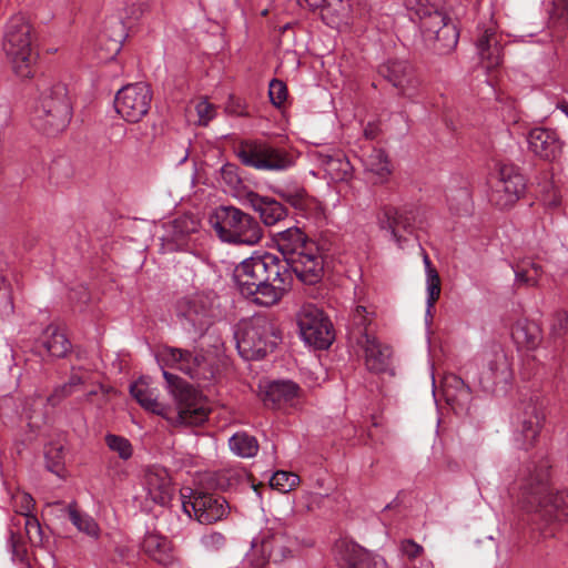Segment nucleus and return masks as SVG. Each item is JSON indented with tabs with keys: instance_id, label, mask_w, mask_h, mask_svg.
<instances>
[{
	"instance_id": "9",
	"label": "nucleus",
	"mask_w": 568,
	"mask_h": 568,
	"mask_svg": "<svg viewBox=\"0 0 568 568\" xmlns=\"http://www.w3.org/2000/svg\"><path fill=\"white\" fill-rule=\"evenodd\" d=\"M416 18L424 40L439 54L454 50L458 43L459 32L450 19L435 6L418 3Z\"/></svg>"
},
{
	"instance_id": "22",
	"label": "nucleus",
	"mask_w": 568,
	"mask_h": 568,
	"mask_svg": "<svg viewBox=\"0 0 568 568\" xmlns=\"http://www.w3.org/2000/svg\"><path fill=\"white\" fill-rule=\"evenodd\" d=\"M379 73L404 97L412 98L416 93L418 80L412 65L402 60H389L379 68Z\"/></svg>"
},
{
	"instance_id": "1",
	"label": "nucleus",
	"mask_w": 568,
	"mask_h": 568,
	"mask_svg": "<svg viewBox=\"0 0 568 568\" xmlns=\"http://www.w3.org/2000/svg\"><path fill=\"white\" fill-rule=\"evenodd\" d=\"M294 272L272 253L253 255L234 270V281L243 296L263 306L277 304L291 290Z\"/></svg>"
},
{
	"instance_id": "32",
	"label": "nucleus",
	"mask_w": 568,
	"mask_h": 568,
	"mask_svg": "<svg viewBox=\"0 0 568 568\" xmlns=\"http://www.w3.org/2000/svg\"><path fill=\"white\" fill-rule=\"evenodd\" d=\"M478 54L486 69H494L503 61V47L494 26L485 28L476 42Z\"/></svg>"
},
{
	"instance_id": "4",
	"label": "nucleus",
	"mask_w": 568,
	"mask_h": 568,
	"mask_svg": "<svg viewBox=\"0 0 568 568\" xmlns=\"http://www.w3.org/2000/svg\"><path fill=\"white\" fill-rule=\"evenodd\" d=\"M275 244L295 276L306 285L318 283L324 274V260L317 244L298 227L276 233Z\"/></svg>"
},
{
	"instance_id": "29",
	"label": "nucleus",
	"mask_w": 568,
	"mask_h": 568,
	"mask_svg": "<svg viewBox=\"0 0 568 568\" xmlns=\"http://www.w3.org/2000/svg\"><path fill=\"white\" fill-rule=\"evenodd\" d=\"M446 403L456 412H467L471 403L470 387L457 375H448L443 383Z\"/></svg>"
},
{
	"instance_id": "40",
	"label": "nucleus",
	"mask_w": 568,
	"mask_h": 568,
	"mask_svg": "<svg viewBox=\"0 0 568 568\" xmlns=\"http://www.w3.org/2000/svg\"><path fill=\"white\" fill-rule=\"evenodd\" d=\"M364 165L366 171L376 175L379 181H384L390 174L387 154L382 149H374L365 159Z\"/></svg>"
},
{
	"instance_id": "37",
	"label": "nucleus",
	"mask_w": 568,
	"mask_h": 568,
	"mask_svg": "<svg viewBox=\"0 0 568 568\" xmlns=\"http://www.w3.org/2000/svg\"><path fill=\"white\" fill-rule=\"evenodd\" d=\"M230 449L242 458L254 457L258 452L257 439L245 433L237 432L229 439Z\"/></svg>"
},
{
	"instance_id": "7",
	"label": "nucleus",
	"mask_w": 568,
	"mask_h": 568,
	"mask_svg": "<svg viewBox=\"0 0 568 568\" xmlns=\"http://www.w3.org/2000/svg\"><path fill=\"white\" fill-rule=\"evenodd\" d=\"M33 42L34 30L27 17L22 13L10 17L4 26L2 49L14 73L23 79L33 74L37 59Z\"/></svg>"
},
{
	"instance_id": "38",
	"label": "nucleus",
	"mask_w": 568,
	"mask_h": 568,
	"mask_svg": "<svg viewBox=\"0 0 568 568\" xmlns=\"http://www.w3.org/2000/svg\"><path fill=\"white\" fill-rule=\"evenodd\" d=\"M424 264L426 268V288H427V310L426 314L430 315L432 308L440 295V278L438 272L433 267L428 255H424Z\"/></svg>"
},
{
	"instance_id": "8",
	"label": "nucleus",
	"mask_w": 568,
	"mask_h": 568,
	"mask_svg": "<svg viewBox=\"0 0 568 568\" xmlns=\"http://www.w3.org/2000/svg\"><path fill=\"white\" fill-rule=\"evenodd\" d=\"M209 222L219 239L225 243L252 246L263 237L260 223L235 206L216 207Z\"/></svg>"
},
{
	"instance_id": "34",
	"label": "nucleus",
	"mask_w": 568,
	"mask_h": 568,
	"mask_svg": "<svg viewBox=\"0 0 568 568\" xmlns=\"http://www.w3.org/2000/svg\"><path fill=\"white\" fill-rule=\"evenodd\" d=\"M260 550L263 558L257 565L264 564V561L281 562L291 556V548L286 545V538L281 532L264 536Z\"/></svg>"
},
{
	"instance_id": "12",
	"label": "nucleus",
	"mask_w": 568,
	"mask_h": 568,
	"mask_svg": "<svg viewBox=\"0 0 568 568\" xmlns=\"http://www.w3.org/2000/svg\"><path fill=\"white\" fill-rule=\"evenodd\" d=\"M544 422V405L538 397L520 402L515 407L511 422L517 445L525 450L534 447Z\"/></svg>"
},
{
	"instance_id": "33",
	"label": "nucleus",
	"mask_w": 568,
	"mask_h": 568,
	"mask_svg": "<svg viewBox=\"0 0 568 568\" xmlns=\"http://www.w3.org/2000/svg\"><path fill=\"white\" fill-rule=\"evenodd\" d=\"M480 362L487 368L479 377V384L485 390H490L499 381L508 377V365L503 353L484 354Z\"/></svg>"
},
{
	"instance_id": "5",
	"label": "nucleus",
	"mask_w": 568,
	"mask_h": 568,
	"mask_svg": "<svg viewBox=\"0 0 568 568\" xmlns=\"http://www.w3.org/2000/svg\"><path fill=\"white\" fill-rule=\"evenodd\" d=\"M31 111L32 126L48 136L63 132L72 118L68 89L61 82L43 83Z\"/></svg>"
},
{
	"instance_id": "6",
	"label": "nucleus",
	"mask_w": 568,
	"mask_h": 568,
	"mask_svg": "<svg viewBox=\"0 0 568 568\" xmlns=\"http://www.w3.org/2000/svg\"><path fill=\"white\" fill-rule=\"evenodd\" d=\"M234 338L239 354L244 359L257 361L275 349L281 341V333L271 317L255 314L239 323Z\"/></svg>"
},
{
	"instance_id": "24",
	"label": "nucleus",
	"mask_w": 568,
	"mask_h": 568,
	"mask_svg": "<svg viewBox=\"0 0 568 568\" xmlns=\"http://www.w3.org/2000/svg\"><path fill=\"white\" fill-rule=\"evenodd\" d=\"M142 486L146 493V498L154 504L165 505L171 499V480L164 468H148L142 478Z\"/></svg>"
},
{
	"instance_id": "21",
	"label": "nucleus",
	"mask_w": 568,
	"mask_h": 568,
	"mask_svg": "<svg viewBox=\"0 0 568 568\" xmlns=\"http://www.w3.org/2000/svg\"><path fill=\"white\" fill-rule=\"evenodd\" d=\"M528 149L545 161H555L562 153L564 142L554 129L537 126L527 134Z\"/></svg>"
},
{
	"instance_id": "23",
	"label": "nucleus",
	"mask_w": 568,
	"mask_h": 568,
	"mask_svg": "<svg viewBox=\"0 0 568 568\" xmlns=\"http://www.w3.org/2000/svg\"><path fill=\"white\" fill-rule=\"evenodd\" d=\"M364 353L365 366L369 372L384 373L390 364L392 349L375 336L361 333L356 344Z\"/></svg>"
},
{
	"instance_id": "45",
	"label": "nucleus",
	"mask_w": 568,
	"mask_h": 568,
	"mask_svg": "<svg viewBox=\"0 0 568 568\" xmlns=\"http://www.w3.org/2000/svg\"><path fill=\"white\" fill-rule=\"evenodd\" d=\"M298 484V475L285 470H277L270 479V486L281 493H288Z\"/></svg>"
},
{
	"instance_id": "54",
	"label": "nucleus",
	"mask_w": 568,
	"mask_h": 568,
	"mask_svg": "<svg viewBox=\"0 0 568 568\" xmlns=\"http://www.w3.org/2000/svg\"><path fill=\"white\" fill-rule=\"evenodd\" d=\"M73 393V389L70 388V385L63 384L57 386L53 392L48 396L47 404L55 407L58 406L64 398L69 397Z\"/></svg>"
},
{
	"instance_id": "61",
	"label": "nucleus",
	"mask_w": 568,
	"mask_h": 568,
	"mask_svg": "<svg viewBox=\"0 0 568 568\" xmlns=\"http://www.w3.org/2000/svg\"><path fill=\"white\" fill-rule=\"evenodd\" d=\"M300 6H306L312 10L323 8L326 0H297Z\"/></svg>"
},
{
	"instance_id": "28",
	"label": "nucleus",
	"mask_w": 568,
	"mask_h": 568,
	"mask_svg": "<svg viewBox=\"0 0 568 568\" xmlns=\"http://www.w3.org/2000/svg\"><path fill=\"white\" fill-rule=\"evenodd\" d=\"M143 551L155 562L166 568H176L179 561L173 555L170 540L158 534L148 532L142 541Z\"/></svg>"
},
{
	"instance_id": "51",
	"label": "nucleus",
	"mask_w": 568,
	"mask_h": 568,
	"mask_svg": "<svg viewBox=\"0 0 568 568\" xmlns=\"http://www.w3.org/2000/svg\"><path fill=\"white\" fill-rule=\"evenodd\" d=\"M268 95L274 106H282L287 99L286 84L278 79H273L268 85Z\"/></svg>"
},
{
	"instance_id": "31",
	"label": "nucleus",
	"mask_w": 568,
	"mask_h": 568,
	"mask_svg": "<svg viewBox=\"0 0 568 568\" xmlns=\"http://www.w3.org/2000/svg\"><path fill=\"white\" fill-rule=\"evenodd\" d=\"M300 390V386L292 381H274L266 386L262 399L266 407L282 408L293 405Z\"/></svg>"
},
{
	"instance_id": "11",
	"label": "nucleus",
	"mask_w": 568,
	"mask_h": 568,
	"mask_svg": "<svg viewBox=\"0 0 568 568\" xmlns=\"http://www.w3.org/2000/svg\"><path fill=\"white\" fill-rule=\"evenodd\" d=\"M301 338L317 349H327L335 339V331L328 316L314 304L303 305L296 314Z\"/></svg>"
},
{
	"instance_id": "43",
	"label": "nucleus",
	"mask_w": 568,
	"mask_h": 568,
	"mask_svg": "<svg viewBox=\"0 0 568 568\" xmlns=\"http://www.w3.org/2000/svg\"><path fill=\"white\" fill-rule=\"evenodd\" d=\"M69 518L71 523L80 530L85 532L89 536L97 537L99 534V526L94 521V519L87 515L82 514L77 509L75 503H71L67 507Z\"/></svg>"
},
{
	"instance_id": "26",
	"label": "nucleus",
	"mask_w": 568,
	"mask_h": 568,
	"mask_svg": "<svg viewBox=\"0 0 568 568\" xmlns=\"http://www.w3.org/2000/svg\"><path fill=\"white\" fill-rule=\"evenodd\" d=\"M244 201L258 213L262 222L267 226L275 225L287 216V209L273 197L262 196L251 191L245 194Z\"/></svg>"
},
{
	"instance_id": "57",
	"label": "nucleus",
	"mask_w": 568,
	"mask_h": 568,
	"mask_svg": "<svg viewBox=\"0 0 568 568\" xmlns=\"http://www.w3.org/2000/svg\"><path fill=\"white\" fill-rule=\"evenodd\" d=\"M14 312L13 297L10 291L0 293V318L9 317Z\"/></svg>"
},
{
	"instance_id": "3",
	"label": "nucleus",
	"mask_w": 568,
	"mask_h": 568,
	"mask_svg": "<svg viewBox=\"0 0 568 568\" xmlns=\"http://www.w3.org/2000/svg\"><path fill=\"white\" fill-rule=\"evenodd\" d=\"M547 459L530 460L518 476L519 503L523 509L547 524L568 520V489L550 488Z\"/></svg>"
},
{
	"instance_id": "63",
	"label": "nucleus",
	"mask_w": 568,
	"mask_h": 568,
	"mask_svg": "<svg viewBox=\"0 0 568 568\" xmlns=\"http://www.w3.org/2000/svg\"><path fill=\"white\" fill-rule=\"evenodd\" d=\"M145 8H146V3H145V2H141V3L139 4V8H138L136 10H132V12H131V13H132V16H134V17H139L140 14H142V13H143V11L145 10Z\"/></svg>"
},
{
	"instance_id": "13",
	"label": "nucleus",
	"mask_w": 568,
	"mask_h": 568,
	"mask_svg": "<svg viewBox=\"0 0 568 568\" xmlns=\"http://www.w3.org/2000/svg\"><path fill=\"white\" fill-rule=\"evenodd\" d=\"M178 316L184 329L202 336L216 317L215 295L199 293L181 300L178 304Z\"/></svg>"
},
{
	"instance_id": "50",
	"label": "nucleus",
	"mask_w": 568,
	"mask_h": 568,
	"mask_svg": "<svg viewBox=\"0 0 568 568\" xmlns=\"http://www.w3.org/2000/svg\"><path fill=\"white\" fill-rule=\"evenodd\" d=\"M568 333V314L564 311L556 312L550 321V335L552 338H561Z\"/></svg>"
},
{
	"instance_id": "2",
	"label": "nucleus",
	"mask_w": 568,
	"mask_h": 568,
	"mask_svg": "<svg viewBox=\"0 0 568 568\" xmlns=\"http://www.w3.org/2000/svg\"><path fill=\"white\" fill-rule=\"evenodd\" d=\"M169 392L174 398L175 410L158 400L159 392L145 378L130 385V394L145 409L162 416L172 425H200L207 419L209 410L202 395L179 376L163 371Z\"/></svg>"
},
{
	"instance_id": "16",
	"label": "nucleus",
	"mask_w": 568,
	"mask_h": 568,
	"mask_svg": "<svg viewBox=\"0 0 568 568\" xmlns=\"http://www.w3.org/2000/svg\"><path fill=\"white\" fill-rule=\"evenodd\" d=\"M160 357L166 365L178 368L193 379L211 381L215 375L212 362L202 353L193 354L183 348L165 347Z\"/></svg>"
},
{
	"instance_id": "18",
	"label": "nucleus",
	"mask_w": 568,
	"mask_h": 568,
	"mask_svg": "<svg viewBox=\"0 0 568 568\" xmlns=\"http://www.w3.org/2000/svg\"><path fill=\"white\" fill-rule=\"evenodd\" d=\"M183 508L190 516L192 510L195 519L204 525L223 519L230 509L224 497L200 490L194 491L190 500L183 503Z\"/></svg>"
},
{
	"instance_id": "14",
	"label": "nucleus",
	"mask_w": 568,
	"mask_h": 568,
	"mask_svg": "<svg viewBox=\"0 0 568 568\" xmlns=\"http://www.w3.org/2000/svg\"><path fill=\"white\" fill-rule=\"evenodd\" d=\"M525 190L526 180L516 165L498 164L489 196L495 206L501 210L511 207L523 196Z\"/></svg>"
},
{
	"instance_id": "15",
	"label": "nucleus",
	"mask_w": 568,
	"mask_h": 568,
	"mask_svg": "<svg viewBox=\"0 0 568 568\" xmlns=\"http://www.w3.org/2000/svg\"><path fill=\"white\" fill-rule=\"evenodd\" d=\"M152 98V90L146 83L126 84L116 92L114 108L123 120L138 123L148 114Z\"/></svg>"
},
{
	"instance_id": "19",
	"label": "nucleus",
	"mask_w": 568,
	"mask_h": 568,
	"mask_svg": "<svg viewBox=\"0 0 568 568\" xmlns=\"http://www.w3.org/2000/svg\"><path fill=\"white\" fill-rule=\"evenodd\" d=\"M24 538L32 545H40L42 542L41 525L33 515H17L11 521L9 547L13 557L21 560L27 552Z\"/></svg>"
},
{
	"instance_id": "41",
	"label": "nucleus",
	"mask_w": 568,
	"mask_h": 568,
	"mask_svg": "<svg viewBox=\"0 0 568 568\" xmlns=\"http://www.w3.org/2000/svg\"><path fill=\"white\" fill-rule=\"evenodd\" d=\"M43 346L51 356L63 357L69 353L71 343L67 336L59 332L57 328H48L45 332Z\"/></svg>"
},
{
	"instance_id": "25",
	"label": "nucleus",
	"mask_w": 568,
	"mask_h": 568,
	"mask_svg": "<svg viewBox=\"0 0 568 568\" xmlns=\"http://www.w3.org/2000/svg\"><path fill=\"white\" fill-rule=\"evenodd\" d=\"M323 8L326 17H335L337 23L344 26H352L356 20L368 17V9L363 0H326Z\"/></svg>"
},
{
	"instance_id": "36",
	"label": "nucleus",
	"mask_w": 568,
	"mask_h": 568,
	"mask_svg": "<svg viewBox=\"0 0 568 568\" xmlns=\"http://www.w3.org/2000/svg\"><path fill=\"white\" fill-rule=\"evenodd\" d=\"M318 161L324 168L325 172L335 181H345L352 175V165L349 161L341 153H320Z\"/></svg>"
},
{
	"instance_id": "62",
	"label": "nucleus",
	"mask_w": 568,
	"mask_h": 568,
	"mask_svg": "<svg viewBox=\"0 0 568 568\" xmlns=\"http://www.w3.org/2000/svg\"><path fill=\"white\" fill-rule=\"evenodd\" d=\"M82 383L83 378L72 369L71 376L65 384L70 385V388L73 389L74 386L81 385Z\"/></svg>"
},
{
	"instance_id": "53",
	"label": "nucleus",
	"mask_w": 568,
	"mask_h": 568,
	"mask_svg": "<svg viewBox=\"0 0 568 568\" xmlns=\"http://www.w3.org/2000/svg\"><path fill=\"white\" fill-rule=\"evenodd\" d=\"M400 552L406 556L409 560L416 559L424 552L423 546L414 541L413 539H404L399 545Z\"/></svg>"
},
{
	"instance_id": "39",
	"label": "nucleus",
	"mask_w": 568,
	"mask_h": 568,
	"mask_svg": "<svg viewBox=\"0 0 568 568\" xmlns=\"http://www.w3.org/2000/svg\"><path fill=\"white\" fill-rule=\"evenodd\" d=\"M212 479L216 488L226 490L246 481L247 474L243 468L230 467L214 473Z\"/></svg>"
},
{
	"instance_id": "46",
	"label": "nucleus",
	"mask_w": 568,
	"mask_h": 568,
	"mask_svg": "<svg viewBox=\"0 0 568 568\" xmlns=\"http://www.w3.org/2000/svg\"><path fill=\"white\" fill-rule=\"evenodd\" d=\"M104 439L109 449L116 453L121 459L128 460L132 457L133 447L128 438L120 435L108 434Z\"/></svg>"
},
{
	"instance_id": "42",
	"label": "nucleus",
	"mask_w": 568,
	"mask_h": 568,
	"mask_svg": "<svg viewBox=\"0 0 568 568\" xmlns=\"http://www.w3.org/2000/svg\"><path fill=\"white\" fill-rule=\"evenodd\" d=\"M516 284L527 286L537 285L542 270L541 266L532 261H523L514 266Z\"/></svg>"
},
{
	"instance_id": "52",
	"label": "nucleus",
	"mask_w": 568,
	"mask_h": 568,
	"mask_svg": "<svg viewBox=\"0 0 568 568\" xmlns=\"http://www.w3.org/2000/svg\"><path fill=\"white\" fill-rule=\"evenodd\" d=\"M470 200V194L467 189H459L456 191V196H448L449 207L455 213L466 211Z\"/></svg>"
},
{
	"instance_id": "30",
	"label": "nucleus",
	"mask_w": 568,
	"mask_h": 568,
	"mask_svg": "<svg viewBox=\"0 0 568 568\" xmlns=\"http://www.w3.org/2000/svg\"><path fill=\"white\" fill-rule=\"evenodd\" d=\"M125 37L123 23L118 19L110 20L98 39L99 58L105 61L114 59L121 51Z\"/></svg>"
},
{
	"instance_id": "27",
	"label": "nucleus",
	"mask_w": 568,
	"mask_h": 568,
	"mask_svg": "<svg viewBox=\"0 0 568 568\" xmlns=\"http://www.w3.org/2000/svg\"><path fill=\"white\" fill-rule=\"evenodd\" d=\"M199 226V221L192 215H181L165 224L163 241L168 243L169 250H182L187 236L195 233Z\"/></svg>"
},
{
	"instance_id": "35",
	"label": "nucleus",
	"mask_w": 568,
	"mask_h": 568,
	"mask_svg": "<svg viewBox=\"0 0 568 568\" xmlns=\"http://www.w3.org/2000/svg\"><path fill=\"white\" fill-rule=\"evenodd\" d=\"M511 336L515 343L527 349H535L541 342L539 325L529 320H519L513 327Z\"/></svg>"
},
{
	"instance_id": "20",
	"label": "nucleus",
	"mask_w": 568,
	"mask_h": 568,
	"mask_svg": "<svg viewBox=\"0 0 568 568\" xmlns=\"http://www.w3.org/2000/svg\"><path fill=\"white\" fill-rule=\"evenodd\" d=\"M333 551L335 559L347 568H387L383 557L345 538L335 542Z\"/></svg>"
},
{
	"instance_id": "10",
	"label": "nucleus",
	"mask_w": 568,
	"mask_h": 568,
	"mask_svg": "<svg viewBox=\"0 0 568 568\" xmlns=\"http://www.w3.org/2000/svg\"><path fill=\"white\" fill-rule=\"evenodd\" d=\"M236 155L242 164L261 171H285L294 165L290 152L258 140L242 141Z\"/></svg>"
},
{
	"instance_id": "60",
	"label": "nucleus",
	"mask_w": 568,
	"mask_h": 568,
	"mask_svg": "<svg viewBox=\"0 0 568 568\" xmlns=\"http://www.w3.org/2000/svg\"><path fill=\"white\" fill-rule=\"evenodd\" d=\"M378 133L379 125L374 122L367 123V125L364 129V136L368 140H374L378 135Z\"/></svg>"
},
{
	"instance_id": "64",
	"label": "nucleus",
	"mask_w": 568,
	"mask_h": 568,
	"mask_svg": "<svg viewBox=\"0 0 568 568\" xmlns=\"http://www.w3.org/2000/svg\"><path fill=\"white\" fill-rule=\"evenodd\" d=\"M390 508H392V504H388V505L385 506V510L386 509H390Z\"/></svg>"
},
{
	"instance_id": "47",
	"label": "nucleus",
	"mask_w": 568,
	"mask_h": 568,
	"mask_svg": "<svg viewBox=\"0 0 568 568\" xmlns=\"http://www.w3.org/2000/svg\"><path fill=\"white\" fill-rule=\"evenodd\" d=\"M45 465L48 470L61 476L64 469V452L62 446L50 445L45 448Z\"/></svg>"
},
{
	"instance_id": "58",
	"label": "nucleus",
	"mask_w": 568,
	"mask_h": 568,
	"mask_svg": "<svg viewBox=\"0 0 568 568\" xmlns=\"http://www.w3.org/2000/svg\"><path fill=\"white\" fill-rule=\"evenodd\" d=\"M280 195L294 207H301L303 205V194L281 192Z\"/></svg>"
},
{
	"instance_id": "59",
	"label": "nucleus",
	"mask_w": 568,
	"mask_h": 568,
	"mask_svg": "<svg viewBox=\"0 0 568 568\" xmlns=\"http://www.w3.org/2000/svg\"><path fill=\"white\" fill-rule=\"evenodd\" d=\"M34 507V500L33 498L26 494L22 496V500H21V513L19 515H23V514H28V515H32L31 511Z\"/></svg>"
},
{
	"instance_id": "55",
	"label": "nucleus",
	"mask_w": 568,
	"mask_h": 568,
	"mask_svg": "<svg viewBox=\"0 0 568 568\" xmlns=\"http://www.w3.org/2000/svg\"><path fill=\"white\" fill-rule=\"evenodd\" d=\"M195 110L199 115V121L201 124H207L209 121H211L215 116L214 105L209 103L206 100L197 102Z\"/></svg>"
},
{
	"instance_id": "17",
	"label": "nucleus",
	"mask_w": 568,
	"mask_h": 568,
	"mask_svg": "<svg viewBox=\"0 0 568 568\" xmlns=\"http://www.w3.org/2000/svg\"><path fill=\"white\" fill-rule=\"evenodd\" d=\"M417 217L418 210L413 205L403 207L383 205L377 213V223L382 230L388 231L392 239L402 246L406 239L399 234V231L413 233Z\"/></svg>"
},
{
	"instance_id": "49",
	"label": "nucleus",
	"mask_w": 568,
	"mask_h": 568,
	"mask_svg": "<svg viewBox=\"0 0 568 568\" xmlns=\"http://www.w3.org/2000/svg\"><path fill=\"white\" fill-rule=\"evenodd\" d=\"M73 173L72 166L67 159H58L50 166V179L55 183H62Z\"/></svg>"
},
{
	"instance_id": "48",
	"label": "nucleus",
	"mask_w": 568,
	"mask_h": 568,
	"mask_svg": "<svg viewBox=\"0 0 568 568\" xmlns=\"http://www.w3.org/2000/svg\"><path fill=\"white\" fill-rule=\"evenodd\" d=\"M202 548L207 552H219L226 545V537L219 531H210L200 538Z\"/></svg>"
},
{
	"instance_id": "44",
	"label": "nucleus",
	"mask_w": 568,
	"mask_h": 568,
	"mask_svg": "<svg viewBox=\"0 0 568 568\" xmlns=\"http://www.w3.org/2000/svg\"><path fill=\"white\" fill-rule=\"evenodd\" d=\"M373 313L367 312L365 306L357 305L351 316V336L357 342L361 333H368L367 326L372 323Z\"/></svg>"
},
{
	"instance_id": "56",
	"label": "nucleus",
	"mask_w": 568,
	"mask_h": 568,
	"mask_svg": "<svg viewBox=\"0 0 568 568\" xmlns=\"http://www.w3.org/2000/svg\"><path fill=\"white\" fill-rule=\"evenodd\" d=\"M222 180L230 186L235 187L240 184L241 179L237 174V166L231 163L224 164L221 170Z\"/></svg>"
}]
</instances>
